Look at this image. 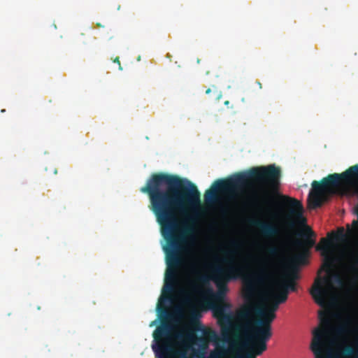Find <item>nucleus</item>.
Listing matches in <instances>:
<instances>
[{"mask_svg":"<svg viewBox=\"0 0 358 358\" xmlns=\"http://www.w3.org/2000/svg\"><path fill=\"white\" fill-rule=\"evenodd\" d=\"M140 191L148 195L150 209L166 240L164 288L172 292L178 270L184 262L187 236L192 231V225L201 208V194L192 182L163 172L152 174Z\"/></svg>","mask_w":358,"mask_h":358,"instance_id":"nucleus-1","label":"nucleus"},{"mask_svg":"<svg viewBox=\"0 0 358 358\" xmlns=\"http://www.w3.org/2000/svg\"><path fill=\"white\" fill-rule=\"evenodd\" d=\"M268 276V269L264 263L247 279L243 291L246 303L237 313L238 319L243 322V330L252 329L259 333L272 336L271 324L276 317L275 312L279 305L287 299V289L282 287L277 292L271 289L265 296L266 303L264 306H259L254 302L257 285L262 282Z\"/></svg>","mask_w":358,"mask_h":358,"instance_id":"nucleus-2","label":"nucleus"},{"mask_svg":"<svg viewBox=\"0 0 358 358\" xmlns=\"http://www.w3.org/2000/svg\"><path fill=\"white\" fill-rule=\"evenodd\" d=\"M281 170L274 164L253 167L229 178L217 180L210 189L206 191L204 199L207 203H212L216 201L218 192L234 196L244 188L255 185L260 192L255 195L256 200L264 201L271 193L278 191Z\"/></svg>","mask_w":358,"mask_h":358,"instance_id":"nucleus-3","label":"nucleus"},{"mask_svg":"<svg viewBox=\"0 0 358 358\" xmlns=\"http://www.w3.org/2000/svg\"><path fill=\"white\" fill-rule=\"evenodd\" d=\"M224 261L228 263L229 266L224 268L220 266L215 265L211 267L210 275L196 273L195 280L201 285H208L210 280L215 282L217 288V297L223 298L228 289L227 283L231 280L244 278L245 283L247 279L252 275L245 276V266L238 262H235L233 258L224 259Z\"/></svg>","mask_w":358,"mask_h":358,"instance_id":"nucleus-4","label":"nucleus"},{"mask_svg":"<svg viewBox=\"0 0 358 358\" xmlns=\"http://www.w3.org/2000/svg\"><path fill=\"white\" fill-rule=\"evenodd\" d=\"M245 331L246 334L242 343L243 352L237 353V358H257L266 350L267 342L271 336L252 329Z\"/></svg>","mask_w":358,"mask_h":358,"instance_id":"nucleus-5","label":"nucleus"},{"mask_svg":"<svg viewBox=\"0 0 358 358\" xmlns=\"http://www.w3.org/2000/svg\"><path fill=\"white\" fill-rule=\"evenodd\" d=\"M171 326L162 320V325L153 333L155 343L152 345L157 358H169L175 352V343L171 334Z\"/></svg>","mask_w":358,"mask_h":358,"instance_id":"nucleus-6","label":"nucleus"},{"mask_svg":"<svg viewBox=\"0 0 358 358\" xmlns=\"http://www.w3.org/2000/svg\"><path fill=\"white\" fill-rule=\"evenodd\" d=\"M278 200L282 206L287 208L286 224L289 228L293 229L297 224L306 223V220L303 216V206L301 201L282 194L278 195Z\"/></svg>","mask_w":358,"mask_h":358,"instance_id":"nucleus-7","label":"nucleus"},{"mask_svg":"<svg viewBox=\"0 0 358 358\" xmlns=\"http://www.w3.org/2000/svg\"><path fill=\"white\" fill-rule=\"evenodd\" d=\"M342 283L340 275L334 273L329 276L318 278L310 290V294L316 303L320 306H324L327 300L333 289L332 282Z\"/></svg>","mask_w":358,"mask_h":358,"instance_id":"nucleus-8","label":"nucleus"},{"mask_svg":"<svg viewBox=\"0 0 358 358\" xmlns=\"http://www.w3.org/2000/svg\"><path fill=\"white\" fill-rule=\"evenodd\" d=\"M297 236L301 238L300 240H296L294 242L298 252L291 258V262L296 264H303L306 262L310 249L315 244V241L313 238L315 234L311 229L308 228L306 231L298 233Z\"/></svg>","mask_w":358,"mask_h":358,"instance_id":"nucleus-9","label":"nucleus"},{"mask_svg":"<svg viewBox=\"0 0 358 358\" xmlns=\"http://www.w3.org/2000/svg\"><path fill=\"white\" fill-rule=\"evenodd\" d=\"M338 332L341 334L350 333L352 338L338 348L336 357L358 358V328L349 329L348 326L343 325L338 329Z\"/></svg>","mask_w":358,"mask_h":358,"instance_id":"nucleus-10","label":"nucleus"},{"mask_svg":"<svg viewBox=\"0 0 358 358\" xmlns=\"http://www.w3.org/2000/svg\"><path fill=\"white\" fill-rule=\"evenodd\" d=\"M328 331L324 327H318L313 332L310 349L315 358H331L329 353H326Z\"/></svg>","mask_w":358,"mask_h":358,"instance_id":"nucleus-11","label":"nucleus"},{"mask_svg":"<svg viewBox=\"0 0 358 358\" xmlns=\"http://www.w3.org/2000/svg\"><path fill=\"white\" fill-rule=\"evenodd\" d=\"M329 239L326 238H322L320 240V244L316 246L317 250H322L323 252L329 251L330 247L335 242H345L348 239V234L345 233L344 229L343 227L338 229V232L331 233L328 234V236H331Z\"/></svg>","mask_w":358,"mask_h":358,"instance_id":"nucleus-12","label":"nucleus"},{"mask_svg":"<svg viewBox=\"0 0 358 358\" xmlns=\"http://www.w3.org/2000/svg\"><path fill=\"white\" fill-rule=\"evenodd\" d=\"M251 224L257 228L265 237H274L280 234L279 227L274 224L261 220H253L251 222Z\"/></svg>","mask_w":358,"mask_h":358,"instance_id":"nucleus-13","label":"nucleus"},{"mask_svg":"<svg viewBox=\"0 0 358 358\" xmlns=\"http://www.w3.org/2000/svg\"><path fill=\"white\" fill-rule=\"evenodd\" d=\"M230 308L231 305L223 301L213 307V310L214 316L218 320L220 324L230 323L231 319L229 313Z\"/></svg>","mask_w":358,"mask_h":358,"instance_id":"nucleus-14","label":"nucleus"},{"mask_svg":"<svg viewBox=\"0 0 358 358\" xmlns=\"http://www.w3.org/2000/svg\"><path fill=\"white\" fill-rule=\"evenodd\" d=\"M286 246L282 240L279 241L276 244L269 245L266 248V253L271 257L281 260L282 259L286 254Z\"/></svg>","mask_w":358,"mask_h":358,"instance_id":"nucleus-15","label":"nucleus"},{"mask_svg":"<svg viewBox=\"0 0 358 358\" xmlns=\"http://www.w3.org/2000/svg\"><path fill=\"white\" fill-rule=\"evenodd\" d=\"M202 333L203 337H198L196 339L206 345L208 341H215L218 338L217 334L214 330L203 329H202Z\"/></svg>","mask_w":358,"mask_h":358,"instance_id":"nucleus-16","label":"nucleus"},{"mask_svg":"<svg viewBox=\"0 0 358 358\" xmlns=\"http://www.w3.org/2000/svg\"><path fill=\"white\" fill-rule=\"evenodd\" d=\"M296 278V273H293L292 278L290 280H289L287 283H280V284H278L274 287V289L277 292H279L282 289V287H287V292H289V290L292 291V292H295L296 290V284L294 282V279Z\"/></svg>","mask_w":358,"mask_h":358,"instance_id":"nucleus-17","label":"nucleus"},{"mask_svg":"<svg viewBox=\"0 0 358 358\" xmlns=\"http://www.w3.org/2000/svg\"><path fill=\"white\" fill-rule=\"evenodd\" d=\"M227 351L224 348H218L210 353L209 358H224Z\"/></svg>","mask_w":358,"mask_h":358,"instance_id":"nucleus-18","label":"nucleus"},{"mask_svg":"<svg viewBox=\"0 0 358 358\" xmlns=\"http://www.w3.org/2000/svg\"><path fill=\"white\" fill-rule=\"evenodd\" d=\"M113 62H114L115 63H117V64H118V66H119V69H120V70H122V66H121L120 61V59H119V57H117L113 60Z\"/></svg>","mask_w":358,"mask_h":358,"instance_id":"nucleus-19","label":"nucleus"},{"mask_svg":"<svg viewBox=\"0 0 358 358\" xmlns=\"http://www.w3.org/2000/svg\"><path fill=\"white\" fill-rule=\"evenodd\" d=\"M226 254L229 255L230 256H232L233 255L235 254V251L233 250H231L226 252Z\"/></svg>","mask_w":358,"mask_h":358,"instance_id":"nucleus-20","label":"nucleus"},{"mask_svg":"<svg viewBox=\"0 0 358 358\" xmlns=\"http://www.w3.org/2000/svg\"><path fill=\"white\" fill-rule=\"evenodd\" d=\"M211 92V89L210 88H208L206 90V94H209Z\"/></svg>","mask_w":358,"mask_h":358,"instance_id":"nucleus-21","label":"nucleus"},{"mask_svg":"<svg viewBox=\"0 0 358 358\" xmlns=\"http://www.w3.org/2000/svg\"><path fill=\"white\" fill-rule=\"evenodd\" d=\"M165 316H166V317H170V318L171 317V315H169L166 311H165Z\"/></svg>","mask_w":358,"mask_h":358,"instance_id":"nucleus-22","label":"nucleus"},{"mask_svg":"<svg viewBox=\"0 0 358 358\" xmlns=\"http://www.w3.org/2000/svg\"><path fill=\"white\" fill-rule=\"evenodd\" d=\"M229 103H230V102H229V101H224V105H225V106H228L229 105Z\"/></svg>","mask_w":358,"mask_h":358,"instance_id":"nucleus-23","label":"nucleus"},{"mask_svg":"<svg viewBox=\"0 0 358 358\" xmlns=\"http://www.w3.org/2000/svg\"><path fill=\"white\" fill-rule=\"evenodd\" d=\"M257 84H258V85H259V88H262V83H261L260 82H259V81H258V82H257Z\"/></svg>","mask_w":358,"mask_h":358,"instance_id":"nucleus-24","label":"nucleus"},{"mask_svg":"<svg viewBox=\"0 0 358 358\" xmlns=\"http://www.w3.org/2000/svg\"><path fill=\"white\" fill-rule=\"evenodd\" d=\"M57 169H55L54 170V173H55V174H57Z\"/></svg>","mask_w":358,"mask_h":358,"instance_id":"nucleus-25","label":"nucleus"},{"mask_svg":"<svg viewBox=\"0 0 358 358\" xmlns=\"http://www.w3.org/2000/svg\"><path fill=\"white\" fill-rule=\"evenodd\" d=\"M85 36V34H83V33L80 34V36Z\"/></svg>","mask_w":358,"mask_h":358,"instance_id":"nucleus-26","label":"nucleus"},{"mask_svg":"<svg viewBox=\"0 0 358 358\" xmlns=\"http://www.w3.org/2000/svg\"><path fill=\"white\" fill-rule=\"evenodd\" d=\"M213 88L215 89V91L216 92H217V89H216L215 86H213Z\"/></svg>","mask_w":358,"mask_h":358,"instance_id":"nucleus-27","label":"nucleus"},{"mask_svg":"<svg viewBox=\"0 0 358 358\" xmlns=\"http://www.w3.org/2000/svg\"><path fill=\"white\" fill-rule=\"evenodd\" d=\"M96 25H97L98 27H101V24H99V23H97V24H96Z\"/></svg>","mask_w":358,"mask_h":358,"instance_id":"nucleus-28","label":"nucleus"},{"mask_svg":"<svg viewBox=\"0 0 358 358\" xmlns=\"http://www.w3.org/2000/svg\"><path fill=\"white\" fill-rule=\"evenodd\" d=\"M233 245H234V246H235V247H236V246H237V244L234 243H233Z\"/></svg>","mask_w":358,"mask_h":358,"instance_id":"nucleus-29","label":"nucleus"},{"mask_svg":"<svg viewBox=\"0 0 358 358\" xmlns=\"http://www.w3.org/2000/svg\"><path fill=\"white\" fill-rule=\"evenodd\" d=\"M234 358H237V353L234 355Z\"/></svg>","mask_w":358,"mask_h":358,"instance_id":"nucleus-30","label":"nucleus"}]
</instances>
